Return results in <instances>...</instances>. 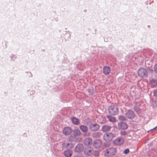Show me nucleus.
Returning <instances> with one entry per match:
<instances>
[{"instance_id": "14", "label": "nucleus", "mask_w": 157, "mask_h": 157, "mask_svg": "<svg viewBox=\"0 0 157 157\" xmlns=\"http://www.w3.org/2000/svg\"><path fill=\"white\" fill-rule=\"evenodd\" d=\"M72 154V151L67 149L64 151V155L66 157H71Z\"/></svg>"}, {"instance_id": "17", "label": "nucleus", "mask_w": 157, "mask_h": 157, "mask_svg": "<svg viewBox=\"0 0 157 157\" xmlns=\"http://www.w3.org/2000/svg\"><path fill=\"white\" fill-rule=\"evenodd\" d=\"M71 121L72 123L74 124L78 125L79 124V120L75 117H72L71 119Z\"/></svg>"}, {"instance_id": "22", "label": "nucleus", "mask_w": 157, "mask_h": 157, "mask_svg": "<svg viewBox=\"0 0 157 157\" xmlns=\"http://www.w3.org/2000/svg\"><path fill=\"white\" fill-rule=\"evenodd\" d=\"M151 83L152 84L153 86H155L157 84V81L154 80H152L151 81Z\"/></svg>"}, {"instance_id": "27", "label": "nucleus", "mask_w": 157, "mask_h": 157, "mask_svg": "<svg viewBox=\"0 0 157 157\" xmlns=\"http://www.w3.org/2000/svg\"><path fill=\"white\" fill-rule=\"evenodd\" d=\"M154 94L155 96L157 97V90L154 91Z\"/></svg>"}, {"instance_id": "28", "label": "nucleus", "mask_w": 157, "mask_h": 157, "mask_svg": "<svg viewBox=\"0 0 157 157\" xmlns=\"http://www.w3.org/2000/svg\"><path fill=\"white\" fill-rule=\"evenodd\" d=\"M156 128H157V126L156 127H155L153 129H152L151 130V131L153 130H155Z\"/></svg>"}, {"instance_id": "26", "label": "nucleus", "mask_w": 157, "mask_h": 157, "mask_svg": "<svg viewBox=\"0 0 157 157\" xmlns=\"http://www.w3.org/2000/svg\"><path fill=\"white\" fill-rule=\"evenodd\" d=\"M121 134L122 135H125L126 134V133L125 131L121 132Z\"/></svg>"}, {"instance_id": "10", "label": "nucleus", "mask_w": 157, "mask_h": 157, "mask_svg": "<svg viewBox=\"0 0 157 157\" xmlns=\"http://www.w3.org/2000/svg\"><path fill=\"white\" fill-rule=\"evenodd\" d=\"M113 142L116 145H120L124 144V140L122 138L118 137L114 140L113 141Z\"/></svg>"}, {"instance_id": "19", "label": "nucleus", "mask_w": 157, "mask_h": 157, "mask_svg": "<svg viewBox=\"0 0 157 157\" xmlns=\"http://www.w3.org/2000/svg\"><path fill=\"white\" fill-rule=\"evenodd\" d=\"M74 135L75 136H78L81 134L80 131L78 129H75L73 131Z\"/></svg>"}, {"instance_id": "29", "label": "nucleus", "mask_w": 157, "mask_h": 157, "mask_svg": "<svg viewBox=\"0 0 157 157\" xmlns=\"http://www.w3.org/2000/svg\"><path fill=\"white\" fill-rule=\"evenodd\" d=\"M69 145H70V144H69V143H67V146H69Z\"/></svg>"}, {"instance_id": "1", "label": "nucleus", "mask_w": 157, "mask_h": 157, "mask_svg": "<svg viewBox=\"0 0 157 157\" xmlns=\"http://www.w3.org/2000/svg\"><path fill=\"white\" fill-rule=\"evenodd\" d=\"M119 111V109L117 106L112 105L110 106L108 108V113L111 115H117Z\"/></svg>"}, {"instance_id": "12", "label": "nucleus", "mask_w": 157, "mask_h": 157, "mask_svg": "<svg viewBox=\"0 0 157 157\" xmlns=\"http://www.w3.org/2000/svg\"><path fill=\"white\" fill-rule=\"evenodd\" d=\"M92 143V139L89 137L85 138L83 141V144L86 145H90Z\"/></svg>"}, {"instance_id": "13", "label": "nucleus", "mask_w": 157, "mask_h": 157, "mask_svg": "<svg viewBox=\"0 0 157 157\" xmlns=\"http://www.w3.org/2000/svg\"><path fill=\"white\" fill-rule=\"evenodd\" d=\"M118 125L119 128L122 129H126L128 128L127 125L124 122H121L118 123Z\"/></svg>"}, {"instance_id": "8", "label": "nucleus", "mask_w": 157, "mask_h": 157, "mask_svg": "<svg viewBox=\"0 0 157 157\" xmlns=\"http://www.w3.org/2000/svg\"><path fill=\"white\" fill-rule=\"evenodd\" d=\"M102 143L100 140H94L93 143V145L94 148H98L102 145Z\"/></svg>"}, {"instance_id": "18", "label": "nucleus", "mask_w": 157, "mask_h": 157, "mask_svg": "<svg viewBox=\"0 0 157 157\" xmlns=\"http://www.w3.org/2000/svg\"><path fill=\"white\" fill-rule=\"evenodd\" d=\"M80 128L84 132H86L88 131V128L86 126L81 125L80 126Z\"/></svg>"}, {"instance_id": "5", "label": "nucleus", "mask_w": 157, "mask_h": 157, "mask_svg": "<svg viewBox=\"0 0 157 157\" xmlns=\"http://www.w3.org/2000/svg\"><path fill=\"white\" fill-rule=\"evenodd\" d=\"M89 128L91 131L94 132L98 130L100 128V126L98 124L91 123L89 125Z\"/></svg>"}, {"instance_id": "4", "label": "nucleus", "mask_w": 157, "mask_h": 157, "mask_svg": "<svg viewBox=\"0 0 157 157\" xmlns=\"http://www.w3.org/2000/svg\"><path fill=\"white\" fill-rule=\"evenodd\" d=\"M147 71L146 69L141 68L139 69L138 71V75L141 78H145L147 75Z\"/></svg>"}, {"instance_id": "2", "label": "nucleus", "mask_w": 157, "mask_h": 157, "mask_svg": "<svg viewBox=\"0 0 157 157\" xmlns=\"http://www.w3.org/2000/svg\"><path fill=\"white\" fill-rule=\"evenodd\" d=\"M116 136L115 134L111 132H107L105 133L103 136L104 140L107 142L110 141Z\"/></svg>"}, {"instance_id": "9", "label": "nucleus", "mask_w": 157, "mask_h": 157, "mask_svg": "<svg viewBox=\"0 0 157 157\" xmlns=\"http://www.w3.org/2000/svg\"><path fill=\"white\" fill-rule=\"evenodd\" d=\"M72 130L71 128L69 127H65L63 131V133L66 136H68L70 135L72 132Z\"/></svg>"}, {"instance_id": "11", "label": "nucleus", "mask_w": 157, "mask_h": 157, "mask_svg": "<svg viewBox=\"0 0 157 157\" xmlns=\"http://www.w3.org/2000/svg\"><path fill=\"white\" fill-rule=\"evenodd\" d=\"M84 147L82 144H79L75 147V151L77 152H79L82 151L83 150Z\"/></svg>"}, {"instance_id": "24", "label": "nucleus", "mask_w": 157, "mask_h": 157, "mask_svg": "<svg viewBox=\"0 0 157 157\" xmlns=\"http://www.w3.org/2000/svg\"><path fill=\"white\" fill-rule=\"evenodd\" d=\"M129 150L128 149H125L123 152V153L125 154H127L129 152Z\"/></svg>"}, {"instance_id": "21", "label": "nucleus", "mask_w": 157, "mask_h": 157, "mask_svg": "<svg viewBox=\"0 0 157 157\" xmlns=\"http://www.w3.org/2000/svg\"><path fill=\"white\" fill-rule=\"evenodd\" d=\"M118 119L120 121H124L126 119V118L123 115H120L118 117Z\"/></svg>"}, {"instance_id": "25", "label": "nucleus", "mask_w": 157, "mask_h": 157, "mask_svg": "<svg viewBox=\"0 0 157 157\" xmlns=\"http://www.w3.org/2000/svg\"><path fill=\"white\" fill-rule=\"evenodd\" d=\"M154 70L155 72L157 73V64L154 66Z\"/></svg>"}, {"instance_id": "20", "label": "nucleus", "mask_w": 157, "mask_h": 157, "mask_svg": "<svg viewBox=\"0 0 157 157\" xmlns=\"http://www.w3.org/2000/svg\"><path fill=\"white\" fill-rule=\"evenodd\" d=\"M109 121L111 122H114L116 121V119L115 117L110 116V115L108 116L107 117Z\"/></svg>"}, {"instance_id": "3", "label": "nucleus", "mask_w": 157, "mask_h": 157, "mask_svg": "<svg viewBox=\"0 0 157 157\" xmlns=\"http://www.w3.org/2000/svg\"><path fill=\"white\" fill-rule=\"evenodd\" d=\"M116 152V149L113 147L108 148L105 151V155L109 156H112L115 155Z\"/></svg>"}, {"instance_id": "16", "label": "nucleus", "mask_w": 157, "mask_h": 157, "mask_svg": "<svg viewBox=\"0 0 157 157\" xmlns=\"http://www.w3.org/2000/svg\"><path fill=\"white\" fill-rule=\"evenodd\" d=\"M111 129V127L107 125H105L103 126L102 129L104 132L109 131Z\"/></svg>"}, {"instance_id": "7", "label": "nucleus", "mask_w": 157, "mask_h": 157, "mask_svg": "<svg viewBox=\"0 0 157 157\" xmlns=\"http://www.w3.org/2000/svg\"><path fill=\"white\" fill-rule=\"evenodd\" d=\"M93 149L92 148L90 147H88L85 148L84 151V153L86 155L89 156L93 154Z\"/></svg>"}, {"instance_id": "15", "label": "nucleus", "mask_w": 157, "mask_h": 157, "mask_svg": "<svg viewBox=\"0 0 157 157\" xmlns=\"http://www.w3.org/2000/svg\"><path fill=\"white\" fill-rule=\"evenodd\" d=\"M110 71V67L108 66H105L103 68V72L105 75L109 74Z\"/></svg>"}, {"instance_id": "6", "label": "nucleus", "mask_w": 157, "mask_h": 157, "mask_svg": "<svg viewBox=\"0 0 157 157\" xmlns=\"http://www.w3.org/2000/svg\"><path fill=\"white\" fill-rule=\"evenodd\" d=\"M125 115L126 118L129 119H132L135 116L134 112L131 110H128L126 113Z\"/></svg>"}, {"instance_id": "23", "label": "nucleus", "mask_w": 157, "mask_h": 157, "mask_svg": "<svg viewBox=\"0 0 157 157\" xmlns=\"http://www.w3.org/2000/svg\"><path fill=\"white\" fill-rule=\"evenodd\" d=\"M74 157H84V156L80 154H77L74 155Z\"/></svg>"}]
</instances>
